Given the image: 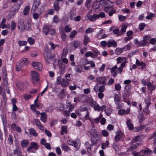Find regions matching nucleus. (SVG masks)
I'll use <instances>...</instances> for the list:
<instances>
[{
    "instance_id": "nucleus-1",
    "label": "nucleus",
    "mask_w": 156,
    "mask_h": 156,
    "mask_svg": "<svg viewBox=\"0 0 156 156\" xmlns=\"http://www.w3.org/2000/svg\"><path fill=\"white\" fill-rule=\"evenodd\" d=\"M43 56L46 62L48 63H50L54 58V57L51 56L50 51L47 48L44 49Z\"/></svg>"
},
{
    "instance_id": "nucleus-2",
    "label": "nucleus",
    "mask_w": 156,
    "mask_h": 156,
    "mask_svg": "<svg viewBox=\"0 0 156 156\" xmlns=\"http://www.w3.org/2000/svg\"><path fill=\"white\" fill-rule=\"evenodd\" d=\"M96 81L98 83H97L94 87V90L96 92H97V90L96 88H98L99 87L98 84H101L102 85H106L107 84L106 82V78L105 77H98L96 79Z\"/></svg>"
},
{
    "instance_id": "nucleus-3",
    "label": "nucleus",
    "mask_w": 156,
    "mask_h": 156,
    "mask_svg": "<svg viewBox=\"0 0 156 156\" xmlns=\"http://www.w3.org/2000/svg\"><path fill=\"white\" fill-rule=\"evenodd\" d=\"M20 6V4H16L12 6L11 9V12L13 16L18 12Z\"/></svg>"
},
{
    "instance_id": "nucleus-4",
    "label": "nucleus",
    "mask_w": 156,
    "mask_h": 156,
    "mask_svg": "<svg viewBox=\"0 0 156 156\" xmlns=\"http://www.w3.org/2000/svg\"><path fill=\"white\" fill-rule=\"evenodd\" d=\"M114 98L115 103L117 105L116 107L118 109L121 108L122 107V105L120 104L121 98L119 97L118 95H115Z\"/></svg>"
},
{
    "instance_id": "nucleus-5",
    "label": "nucleus",
    "mask_w": 156,
    "mask_h": 156,
    "mask_svg": "<svg viewBox=\"0 0 156 156\" xmlns=\"http://www.w3.org/2000/svg\"><path fill=\"white\" fill-rule=\"evenodd\" d=\"M18 28L20 31L24 30L25 26L23 20L20 19L19 20L18 22Z\"/></svg>"
},
{
    "instance_id": "nucleus-6",
    "label": "nucleus",
    "mask_w": 156,
    "mask_h": 156,
    "mask_svg": "<svg viewBox=\"0 0 156 156\" xmlns=\"http://www.w3.org/2000/svg\"><path fill=\"white\" fill-rule=\"evenodd\" d=\"M32 65L35 69L39 71H41L42 69V66L41 63L38 62H32Z\"/></svg>"
},
{
    "instance_id": "nucleus-7",
    "label": "nucleus",
    "mask_w": 156,
    "mask_h": 156,
    "mask_svg": "<svg viewBox=\"0 0 156 156\" xmlns=\"http://www.w3.org/2000/svg\"><path fill=\"white\" fill-rule=\"evenodd\" d=\"M141 145L140 143H136L134 144H133L128 149V151H131L136 150L137 147L139 145Z\"/></svg>"
},
{
    "instance_id": "nucleus-8",
    "label": "nucleus",
    "mask_w": 156,
    "mask_h": 156,
    "mask_svg": "<svg viewBox=\"0 0 156 156\" xmlns=\"http://www.w3.org/2000/svg\"><path fill=\"white\" fill-rule=\"evenodd\" d=\"M88 18L91 21H94L99 18V16L98 14H94L93 15L89 16Z\"/></svg>"
},
{
    "instance_id": "nucleus-9",
    "label": "nucleus",
    "mask_w": 156,
    "mask_h": 156,
    "mask_svg": "<svg viewBox=\"0 0 156 156\" xmlns=\"http://www.w3.org/2000/svg\"><path fill=\"white\" fill-rule=\"evenodd\" d=\"M41 120L43 122L45 123L47 120V114L44 112L41 113Z\"/></svg>"
},
{
    "instance_id": "nucleus-10",
    "label": "nucleus",
    "mask_w": 156,
    "mask_h": 156,
    "mask_svg": "<svg viewBox=\"0 0 156 156\" xmlns=\"http://www.w3.org/2000/svg\"><path fill=\"white\" fill-rule=\"evenodd\" d=\"M59 5V2L55 1L53 4L54 9L57 12H58L60 9Z\"/></svg>"
},
{
    "instance_id": "nucleus-11",
    "label": "nucleus",
    "mask_w": 156,
    "mask_h": 156,
    "mask_svg": "<svg viewBox=\"0 0 156 156\" xmlns=\"http://www.w3.org/2000/svg\"><path fill=\"white\" fill-rule=\"evenodd\" d=\"M126 123L128 129L130 130H132L133 129V124L131 123V120L129 119H127V121Z\"/></svg>"
},
{
    "instance_id": "nucleus-12",
    "label": "nucleus",
    "mask_w": 156,
    "mask_h": 156,
    "mask_svg": "<svg viewBox=\"0 0 156 156\" xmlns=\"http://www.w3.org/2000/svg\"><path fill=\"white\" fill-rule=\"evenodd\" d=\"M50 30V28L48 26L44 25L43 27V32L46 35H47Z\"/></svg>"
},
{
    "instance_id": "nucleus-13",
    "label": "nucleus",
    "mask_w": 156,
    "mask_h": 156,
    "mask_svg": "<svg viewBox=\"0 0 156 156\" xmlns=\"http://www.w3.org/2000/svg\"><path fill=\"white\" fill-rule=\"evenodd\" d=\"M109 3H111V1L109 0H101L99 2V4L104 7H105L106 4Z\"/></svg>"
},
{
    "instance_id": "nucleus-14",
    "label": "nucleus",
    "mask_w": 156,
    "mask_h": 156,
    "mask_svg": "<svg viewBox=\"0 0 156 156\" xmlns=\"http://www.w3.org/2000/svg\"><path fill=\"white\" fill-rule=\"evenodd\" d=\"M40 4V0H34L33 6H34V9H33L34 11L37 9Z\"/></svg>"
},
{
    "instance_id": "nucleus-15",
    "label": "nucleus",
    "mask_w": 156,
    "mask_h": 156,
    "mask_svg": "<svg viewBox=\"0 0 156 156\" xmlns=\"http://www.w3.org/2000/svg\"><path fill=\"white\" fill-rule=\"evenodd\" d=\"M20 144L22 147H25L29 144V141L27 140H23L21 141Z\"/></svg>"
},
{
    "instance_id": "nucleus-16",
    "label": "nucleus",
    "mask_w": 156,
    "mask_h": 156,
    "mask_svg": "<svg viewBox=\"0 0 156 156\" xmlns=\"http://www.w3.org/2000/svg\"><path fill=\"white\" fill-rule=\"evenodd\" d=\"M60 33L61 35V37L62 40L63 41H65L66 38L67 36L65 32L62 29H61L60 30Z\"/></svg>"
},
{
    "instance_id": "nucleus-17",
    "label": "nucleus",
    "mask_w": 156,
    "mask_h": 156,
    "mask_svg": "<svg viewBox=\"0 0 156 156\" xmlns=\"http://www.w3.org/2000/svg\"><path fill=\"white\" fill-rule=\"evenodd\" d=\"M36 125L37 126L38 128L41 130H42L43 129V127L41 124L40 122L37 119H34Z\"/></svg>"
},
{
    "instance_id": "nucleus-18",
    "label": "nucleus",
    "mask_w": 156,
    "mask_h": 156,
    "mask_svg": "<svg viewBox=\"0 0 156 156\" xmlns=\"http://www.w3.org/2000/svg\"><path fill=\"white\" fill-rule=\"evenodd\" d=\"M147 87L148 89L150 90L151 92L155 90V87L150 82H148L147 83Z\"/></svg>"
},
{
    "instance_id": "nucleus-19",
    "label": "nucleus",
    "mask_w": 156,
    "mask_h": 156,
    "mask_svg": "<svg viewBox=\"0 0 156 156\" xmlns=\"http://www.w3.org/2000/svg\"><path fill=\"white\" fill-rule=\"evenodd\" d=\"M126 28L127 26L125 24L122 26L121 28V32H120V33L118 35H117V36H120L122 34H124L126 31Z\"/></svg>"
},
{
    "instance_id": "nucleus-20",
    "label": "nucleus",
    "mask_w": 156,
    "mask_h": 156,
    "mask_svg": "<svg viewBox=\"0 0 156 156\" xmlns=\"http://www.w3.org/2000/svg\"><path fill=\"white\" fill-rule=\"evenodd\" d=\"M29 132L30 135L36 136H38L37 133L33 128H31L29 129Z\"/></svg>"
},
{
    "instance_id": "nucleus-21",
    "label": "nucleus",
    "mask_w": 156,
    "mask_h": 156,
    "mask_svg": "<svg viewBox=\"0 0 156 156\" xmlns=\"http://www.w3.org/2000/svg\"><path fill=\"white\" fill-rule=\"evenodd\" d=\"M20 62L23 64V66H27L30 64V62L27 60V58H23Z\"/></svg>"
},
{
    "instance_id": "nucleus-22",
    "label": "nucleus",
    "mask_w": 156,
    "mask_h": 156,
    "mask_svg": "<svg viewBox=\"0 0 156 156\" xmlns=\"http://www.w3.org/2000/svg\"><path fill=\"white\" fill-rule=\"evenodd\" d=\"M107 45L108 47H111L113 46L114 47H116L117 46V43L115 41H109L107 42Z\"/></svg>"
},
{
    "instance_id": "nucleus-23",
    "label": "nucleus",
    "mask_w": 156,
    "mask_h": 156,
    "mask_svg": "<svg viewBox=\"0 0 156 156\" xmlns=\"http://www.w3.org/2000/svg\"><path fill=\"white\" fill-rule=\"evenodd\" d=\"M61 85L63 87H65L69 85L68 82L66 80V79L63 78L61 83Z\"/></svg>"
},
{
    "instance_id": "nucleus-24",
    "label": "nucleus",
    "mask_w": 156,
    "mask_h": 156,
    "mask_svg": "<svg viewBox=\"0 0 156 156\" xmlns=\"http://www.w3.org/2000/svg\"><path fill=\"white\" fill-rule=\"evenodd\" d=\"M2 76L3 79H7V73L6 72L5 68H3L2 69Z\"/></svg>"
},
{
    "instance_id": "nucleus-25",
    "label": "nucleus",
    "mask_w": 156,
    "mask_h": 156,
    "mask_svg": "<svg viewBox=\"0 0 156 156\" xmlns=\"http://www.w3.org/2000/svg\"><path fill=\"white\" fill-rule=\"evenodd\" d=\"M65 71V66L63 64H61L59 65V71L60 74L61 75L63 74Z\"/></svg>"
},
{
    "instance_id": "nucleus-26",
    "label": "nucleus",
    "mask_w": 156,
    "mask_h": 156,
    "mask_svg": "<svg viewBox=\"0 0 156 156\" xmlns=\"http://www.w3.org/2000/svg\"><path fill=\"white\" fill-rule=\"evenodd\" d=\"M23 65L21 64L20 62L17 64L16 66V69L18 71H19L23 69Z\"/></svg>"
},
{
    "instance_id": "nucleus-27",
    "label": "nucleus",
    "mask_w": 156,
    "mask_h": 156,
    "mask_svg": "<svg viewBox=\"0 0 156 156\" xmlns=\"http://www.w3.org/2000/svg\"><path fill=\"white\" fill-rule=\"evenodd\" d=\"M90 41V40L89 37L87 35H85L84 36V38L83 39V44L85 45H86Z\"/></svg>"
},
{
    "instance_id": "nucleus-28",
    "label": "nucleus",
    "mask_w": 156,
    "mask_h": 156,
    "mask_svg": "<svg viewBox=\"0 0 156 156\" xmlns=\"http://www.w3.org/2000/svg\"><path fill=\"white\" fill-rule=\"evenodd\" d=\"M68 143L70 145L73 146L75 147H77L78 146V144L76 141H72L70 140H68Z\"/></svg>"
},
{
    "instance_id": "nucleus-29",
    "label": "nucleus",
    "mask_w": 156,
    "mask_h": 156,
    "mask_svg": "<svg viewBox=\"0 0 156 156\" xmlns=\"http://www.w3.org/2000/svg\"><path fill=\"white\" fill-rule=\"evenodd\" d=\"M73 47L75 48H78L81 45L80 42L78 41H73Z\"/></svg>"
},
{
    "instance_id": "nucleus-30",
    "label": "nucleus",
    "mask_w": 156,
    "mask_h": 156,
    "mask_svg": "<svg viewBox=\"0 0 156 156\" xmlns=\"http://www.w3.org/2000/svg\"><path fill=\"white\" fill-rule=\"evenodd\" d=\"M129 111H128L127 112L126 111L123 109H121L119 110L118 113L120 115H123L125 114H128L129 113Z\"/></svg>"
},
{
    "instance_id": "nucleus-31",
    "label": "nucleus",
    "mask_w": 156,
    "mask_h": 156,
    "mask_svg": "<svg viewBox=\"0 0 156 156\" xmlns=\"http://www.w3.org/2000/svg\"><path fill=\"white\" fill-rule=\"evenodd\" d=\"M30 7L29 6L26 7L23 9V14L25 15H27L29 12Z\"/></svg>"
},
{
    "instance_id": "nucleus-32",
    "label": "nucleus",
    "mask_w": 156,
    "mask_h": 156,
    "mask_svg": "<svg viewBox=\"0 0 156 156\" xmlns=\"http://www.w3.org/2000/svg\"><path fill=\"white\" fill-rule=\"evenodd\" d=\"M141 140V137L140 136H136L135 137L134 139H133L131 143L132 144L134 143L135 142L137 141H140Z\"/></svg>"
},
{
    "instance_id": "nucleus-33",
    "label": "nucleus",
    "mask_w": 156,
    "mask_h": 156,
    "mask_svg": "<svg viewBox=\"0 0 156 156\" xmlns=\"http://www.w3.org/2000/svg\"><path fill=\"white\" fill-rule=\"evenodd\" d=\"M145 102L147 104V107H148L151 104L150 98L149 96H148L147 97V98L145 100Z\"/></svg>"
},
{
    "instance_id": "nucleus-34",
    "label": "nucleus",
    "mask_w": 156,
    "mask_h": 156,
    "mask_svg": "<svg viewBox=\"0 0 156 156\" xmlns=\"http://www.w3.org/2000/svg\"><path fill=\"white\" fill-rule=\"evenodd\" d=\"M122 51L123 50L122 48H117L116 49L115 53L117 55H120Z\"/></svg>"
},
{
    "instance_id": "nucleus-35",
    "label": "nucleus",
    "mask_w": 156,
    "mask_h": 156,
    "mask_svg": "<svg viewBox=\"0 0 156 156\" xmlns=\"http://www.w3.org/2000/svg\"><path fill=\"white\" fill-rule=\"evenodd\" d=\"M13 138L12 136L11 135H9V137L8 139V144H13Z\"/></svg>"
},
{
    "instance_id": "nucleus-36",
    "label": "nucleus",
    "mask_w": 156,
    "mask_h": 156,
    "mask_svg": "<svg viewBox=\"0 0 156 156\" xmlns=\"http://www.w3.org/2000/svg\"><path fill=\"white\" fill-rule=\"evenodd\" d=\"M27 43V41H19L18 42V44L19 45L20 47L25 45Z\"/></svg>"
},
{
    "instance_id": "nucleus-37",
    "label": "nucleus",
    "mask_w": 156,
    "mask_h": 156,
    "mask_svg": "<svg viewBox=\"0 0 156 156\" xmlns=\"http://www.w3.org/2000/svg\"><path fill=\"white\" fill-rule=\"evenodd\" d=\"M68 107H69V111L70 112L72 111L74 108V106L71 104L70 102L68 103Z\"/></svg>"
},
{
    "instance_id": "nucleus-38",
    "label": "nucleus",
    "mask_w": 156,
    "mask_h": 156,
    "mask_svg": "<svg viewBox=\"0 0 156 156\" xmlns=\"http://www.w3.org/2000/svg\"><path fill=\"white\" fill-rule=\"evenodd\" d=\"M109 142L108 141H106V143H102L101 144V148L103 149H105L106 147L109 146Z\"/></svg>"
},
{
    "instance_id": "nucleus-39",
    "label": "nucleus",
    "mask_w": 156,
    "mask_h": 156,
    "mask_svg": "<svg viewBox=\"0 0 156 156\" xmlns=\"http://www.w3.org/2000/svg\"><path fill=\"white\" fill-rule=\"evenodd\" d=\"M27 41L30 44H34L35 40L34 39H32L31 37H28Z\"/></svg>"
},
{
    "instance_id": "nucleus-40",
    "label": "nucleus",
    "mask_w": 156,
    "mask_h": 156,
    "mask_svg": "<svg viewBox=\"0 0 156 156\" xmlns=\"http://www.w3.org/2000/svg\"><path fill=\"white\" fill-rule=\"evenodd\" d=\"M17 87L20 90H22L23 88V83L22 82L18 83L16 84Z\"/></svg>"
},
{
    "instance_id": "nucleus-41",
    "label": "nucleus",
    "mask_w": 156,
    "mask_h": 156,
    "mask_svg": "<svg viewBox=\"0 0 156 156\" xmlns=\"http://www.w3.org/2000/svg\"><path fill=\"white\" fill-rule=\"evenodd\" d=\"M150 37L148 36H145L143 37V40L146 42V44L150 41Z\"/></svg>"
},
{
    "instance_id": "nucleus-42",
    "label": "nucleus",
    "mask_w": 156,
    "mask_h": 156,
    "mask_svg": "<svg viewBox=\"0 0 156 156\" xmlns=\"http://www.w3.org/2000/svg\"><path fill=\"white\" fill-rule=\"evenodd\" d=\"M30 146L33 148H35L36 150L38 148L37 144L34 142L31 143Z\"/></svg>"
},
{
    "instance_id": "nucleus-43",
    "label": "nucleus",
    "mask_w": 156,
    "mask_h": 156,
    "mask_svg": "<svg viewBox=\"0 0 156 156\" xmlns=\"http://www.w3.org/2000/svg\"><path fill=\"white\" fill-rule=\"evenodd\" d=\"M105 85H102L100 86L98 89V90L99 92H103L105 90Z\"/></svg>"
},
{
    "instance_id": "nucleus-44",
    "label": "nucleus",
    "mask_w": 156,
    "mask_h": 156,
    "mask_svg": "<svg viewBox=\"0 0 156 156\" xmlns=\"http://www.w3.org/2000/svg\"><path fill=\"white\" fill-rule=\"evenodd\" d=\"M132 154L133 155V156H145L143 154H140L139 152H137L135 151L133 152Z\"/></svg>"
},
{
    "instance_id": "nucleus-45",
    "label": "nucleus",
    "mask_w": 156,
    "mask_h": 156,
    "mask_svg": "<svg viewBox=\"0 0 156 156\" xmlns=\"http://www.w3.org/2000/svg\"><path fill=\"white\" fill-rule=\"evenodd\" d=\"M91 131L92 134V137H94L95 136H98V135L97 133L96 130L94 129H91Z\"/></svg>"
},
{
    "instance_id": "nucleus-46",
    "label": "nucleus",
    "mask_w": 156,
    "mask_h": 156,
    "mask_svg": "<svg viewBox=\"0 0 156 156\" xmlns=\"http://www.w3.org/2000/svg\"><path fill=\"white\" fill-rule=\"evenodd\" d=\"M6 21V19L5 18H3L2 20L1 23V27L2 29H4L5 28V23Z\"/></svg>"
},
{
    "instance_id": "nucleus-47",
    "label": "nucleus",
    "mask_w": 156,
    "mask_h": 156,
    "mask_svg": "<svg viewBox=\"0 0 156 156\" xmlns=\"http://www.w3.org/2000/svg\"><path fill=\"white\" fill-rule=\"evenodd\" d=\"M94 30V29L90 27L86 30L85 32L86 33L88 34L93 32Z\"/></svg>"
},
{
    "instance_id": "nucleus-48",
    "label": "nucleus",
    "mask_w": 156,
    "mask_h": 156,
    "mask_svg": "<svg viewBox=\"0 0 156 156\" xmlns=\"http://www.w3.org/2000/svg\"><path fill=\"white\" fill-rule=\"evenodd\" d=\"M105 111V112L106 114L107 115L109 116L110 115L111 112V110L110 108H108Z\"/></svg>"
},
{
    "instance_id": "nucleus-49",
    "label": "nucleus",
    "mask_w": 156,
    "mask_h": 156,
    "mask_svg": "<svg viewBox=\"0 0 156 156\" xmlns=\"http://www.w3.org/2000/svg\"><path fill=\"white\" fill-rule=\"evenodd\" d=\"M16 27V24L15 22L12 21H11V29L12 30H13Z\"/></svg>"
},
{
    "instance_id": "nucleus-50",
    "label": "nucleus",
    "mask_w": 156,
    "mask_h": 156,
    "mask_svg": "<svg viewBox=\"0 0 156 156\" xmlns=\"http://www.w3.org/2000/svg\"><path fill=\"white\" fill-rule=\"evenodd\" d=\"M146 42H145L143 39V40L141 41L139 43V45L140 46H144L146 45Z\"/></svg>"
},
{
    "instance_id": "nucleus-51",
    "label": "nucleus",
    "mask_w": 156,
    "mask_h": 156,
    "mask_svg": "<svg viewBox=\"0 0 156 156\" xmlns=\"http://www.w3.org/2000/svg\"><path fill=\"white\" fill-rule=\"evenodd\" d=\"M64 30L65 32H69L72 30V28H70L69 26L66 25L64 27Z\"/></svg>"
},
{
    "instance_id": "nucleus-52",
    "label": "nucleus",
    "mask_w": 156,
    "mask_h": 156,
    "mask_svg": "<svg viewBox=\"0 0 156 156\" xmlns=\"http://www.w3.org/2000/svg\"><path fill=\"white\" fill-rule=\"evenodd\" d=\"M123 51H126L127 50H129L130 48V46L129 44H127V45L124 46L123 48H122Z\"/></svg>"
},
{
    "instance_id": "nucleus-53",
    "label": "nucleus",
    "mask_w": 156,
    "mask_h": 156,
    "mask_svg": "<svg viewBox=\"0 0 156 156\" xmlns=\"http://www.w3.org/2000/svg\"><path fill=\"white\" fill-rule=\"evenodd\" d=\"M126 17V16L120 15L119 16V18L120 21H122L125 20Z\"/></svg>"
},
{
    "instance_id": "nucleus-54",
    "label": "nucleus",
    "mask_w": 156,
    "mask_h": 156,
    "mask_svg": "<svg viewBox=\"0 0 156 156\" xmlns=\"http://www.w3.org/2000/svg\"><path fill=\"white\" fill-rule=\"evenodd\" d=\"M77 33L76 30H74L72 31L70 33V37L71 38H73Z\"/></svg>"
},
{
    "instance_id": "nucleus-55",
    "label": "nucleus",
    "mask_w": 156,
    "mask_h": 156,
    "mask_svg": "<svg viewBox=\"0 0 156 156\" xmlns=\"http://www.w3.org/2000/svg\"><path fill=\"white\" fill-rule=\"evenodd\" d=\"M145 27V24L144 23H142L140 24L139 27L140 30H143Z\"/></svg>"
},
{
    "instance_id": "nucleus-56",
    "label": "nucleus",
    "mask_w": 156,
    "mask_h": 156,
    "mask_svg": "<svg viewBox=\"0 0 156 156\" xmlns=\"http://www.w3.org/2000/svg\"><path fill=\"white\" fill-rule=\"evenodd\" d=\"M115 87L116 90L119 91L121 89V87L119 84H116L115 85Z\"/></svg>"
},
{
    "instance_id": "nucleus-57",
    "label": "nucleus",
    "mask_w": 156,
    "mask_h": 156,
    "mask_svg": "<svg viewBox=\"0 0 156 156\" xmlns=\"http://www.w3.org/2000/svg\"><path fill=\"white\" fill-rule=\"evenodd\" d=\"M95 111H97L98 112L100 110V107L97 104L95 106L93 107Z\"/></svg>"
},
{
    "instance_id": "nucleus-58",
    "label": "nucleus",
    "mask_w": 156,
    "mask_h": 156,
    "mask_svg": "<svg viewBox=\"0 0 156 156\" xmlns=\"http://www.w3.org/2000/svg\"><path fill=\"white\" fill-rule=\"evenodd\" d=\"M75 69L77 73H81L82 72V70L78 65L76 66Z\"/></svg>"
},
{
    "instance_id": "nucleus-59",
    "label": "nucleus",
    "mask_w": 156,
    "mask_h": 156,
    "mask_svg": "<svg viewBox=\"0 0 156 156\" xmlns=\"http://www.w3.org/2000/svg\"><path fill=\"white\" fill-rule=\"evenodd\" d=\"M32 82L34 84L38 81V77H32Z\"/></svg>"
},
{
    "instance_id": "nucleus-60",
    "label": "nucleus",
    "mask_w": 156,
    "mask_h": 156,
    "mask_svg": "<svg viewBox=\"0 0 156 156\" xmlns=\"http://www.w3.org/2000/svg\"><path fill=\"white\" fill-rule=\"evenodd\" d=\"M63 148L65 151H67L69 148L68 147V146L65 144H63L62 145Z\"/></svg>"
},
{
    "instance_id": "nucleus-61",
    "label": "nucleus",
    "mask_w": 156,
    "mask_h": 156,
    "mask_svg": "<svg viewBox=\"0 0 156 156\" xmlns=\"http://www.w3.org/2000/svg\"><path fill=\"white\" fill-rule=\"evenodd\" d=\"M102 133L103 135L105 136H107L108 135V132L107 130H105L102 131Z\"/></svg>"
},
{
    "instance_id": "nucleus-62",
    "label": "nucleus",
    "mask_w": 156,
    "mask_h": 156,
    "mask_svg": "<svg viewBox=\"0 0 156 156\" xmlns=\"http://www.w3.org/2000/svg\"><path fill=\"white\" fill-rule=\"evenodd\" d=\"M97 104L96 101L93 100H91L90 102V105L92 107H94Z\"/></svg>"
},
{
    "instance_id": "nucleus-63",
    "label": "nucleus",
    "mask_w": 156,
    "mask_h": 156,
    "mask_svg": "<svg viewBox=\"0 0 156 156\" xmlns=\"http://www.w3.org/2000/svg\"><path fill=\"white\" fill-rule=\"evenodd\" d=\"M44 145L45 147L48 149L50 150L51 148L50 145L49 143H46Z\"/></svg>"
},
{
    "instance_id": "nucleus-64",
    "label": "nucleus",
    "mask_w": 156,
    "mask_h": 156,
    "mask_svg": "<svg viewBox=\"0 0 156 156\" xmlns=\"http://www.w3.org/2000/svg\"><path fill=\"white\" fill-rule=\"evenodd\" d=\"M40 14H39L37 13H35L33 14V17L35 19H37L39 17Z\"/></svg>"
}]
</instances>
